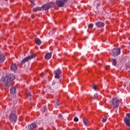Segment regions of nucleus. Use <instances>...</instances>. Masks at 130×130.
I'll return each mask as SVG.
<instances>
[{
	"mask_svg": "<svg viewBox=\"0 0 130 130\" xmlns=\"http://www.w3.org/2000/svg\"><path fill=\"white\" fill-rule=\"evenodd\" d=\"M110 105L114 108H117L119 106V102H118L117 99H113L110 102Z\"/></svg>",
	"mask_w": 130,
	"mask_h": 130,
	"instance_id": "nucleus-3",
	"label": "nucleus"
},
{
	"mask_svg": "<svg viewBox=\"0 0 130 130\" xmlns=\"http://www.w3.org/2000/svg\"><path fill=\"white\" fill-rule=\"evenodd\" d=\"M100 6V4H98V7H99Z\"/></svg>",
	"mask_w": 130,
	"mask_h": 130,
	"instance_id": "nucleus-32",
	"label": "nucleus"
},
{
	"mask_svg": "<svg viewBox=\"0 0 130 130\" xmlns=\"http://www.w3.org/2000/svg\"><path fill=\"white\" fill-rule=\"evenodd\" d=\"M38 11H43L42 7H36L33 10V12H38Z\"/></svg>",
	"mask_w": 130,
	"mask_h": 130,
	"instance_id": "nucleus-16",
	"label": "nucleus"
},
{
	"mask_svg": "<svg viewBox=\"0 0 130 130\" xmlns=\"http://www.w3.org/2000/svg\"><path fill=\"white\" fill-rule=\"evenodd\" d=\"M10 93L13 95H15L16 94V87L14 86L10 89Z\"/></svg>",
	"mask_w": 130,
	"mask_h": 130,
	"instance_id": "nucleus-12",
	"label": "nucleus"
},
{
	"mask_svg": "<svg viewBox=\"0 0 130 130\" xmlns=\"http://www.w3.org/2000/svg\"><path fill=\"white\" fill-rule=\"evenodd\" d=\"M74 121H75V122H78V121H79V118H78V117H76L74 118Z\"/></svg>",
	"mask_w": 130,
	"mask_h": 130,
	"instance_id": "nucleus-22",
	"label": "nucleus"
},
{
	"mask_svg": "<svg viewBox=\"0 0 130 130\" xmlns=\"http://www.w3.org/2000/svg\"><path fill=\"white\" fill-rule=\"evenodd\" d=\"M93 88L95 90V91L97 90V85H96V84H93Z\"/></svg>",
	"mask_w": 130,
	"mask_h": 130,
	"instance_id": "nucleus-24",
	"label": "nucleus"
},
{
	"mask_svg": "<svg viewBox=\"0 0 130 130\" xmlns=\"http://www.w3.org/2000/svg\"><path fill=\"white\" fill-rule=\"evenodd\" d=\"M36 57V54H33L31 55H30L28 56L25 57L21 61L20 63L21 66L22 64H24L27 62V61H29V60H31V59H33V58H35Z\"/></svg>",
	"mask_w": 130,
	"mask_h": 130,
	"instance_id": "nucleus-2",
	"label": "nucleus"
},
{
	"mask_svg": "<svg viewBox=\"0 0 130 130\" xmlns=\"http://www.w3.org/2000/svg\"><path fill=\"white\" fill-rule=\"evenodd\" d=\"M26 95L29 97V96H31V93L30 92H27L26 93Z\"/></svg>",
	"mask_w": 130,
	"mask_h": 130,
	"instance_id": "nucleus-27",
	"label": "nucleus"
},
{
	"mask_svg": "<svg viewBox=\"0 0 130 130\" xmlns=\"http://www.w3.org/2000/svg\"><path fill=\"white\" fill-rule=\"evenodd\" d=\"M110 54L112 55V56H117V55H119L120 54V48H115L111 50L110 52Z\"/></svg>",
	"mask_w": 130,
	"mask_h": 130,
	"instance_id": "nucleus-5",
	"label": "nucleus"
},
{
	"mask_svg": "<svg viewBox=\"0 0 130 130\" xmlns=\"http://www.w3.org/2000/svg\"><path fill=\"white\" fill-rule=\"evenodd\" d=\"M44 112L46 113L47 112V110L46 109V106H44L43 108Z\"/></svg>",
	"mask_w": 130,
	"mask_h": 130,
	"instance_id": "nucleus-21",
	"label": "nucleus"
},
{
	"mask_svg": "<svg viewBox=\"0 0 130 130\" xmlns=\"http://www.w3.org/2000/svg\"><path fill=\"white\" fill-rule=\"evenodd\" d=\"M55 74V79H59L60 78V75L61 74V71L59 69L55 70L54 72Z\"/></svg>",
	"mask_w": 130,
	"mask_h": 130,
	"instance_id": "nucleus-9",
	"label": "nucleus"
},
{
	"mask_svg": "<svg viewBox=\"0 0 130 130\" xmlns=\"http://www.w3.org/2000/svg\"><path fill=\"white\" fill-rule=\"evenodd\" d=\"M9 120L11 122H16L17 121V115L14 113H11L9 115Z\"/></svg>",
	"mask_w": 130,
	"mask_h": 130,
	"instance_id": "nucleus-7",
	"label": "nucleus"
},
{
	"mask_svg": "<svg viewBox=\"0 0 130 130\" xmlns=\"http://www.w3.org/2000/svg\"><path fill=\"white\" fill-rule=\"evenodd\" d=\"M106 120H107V118H106V117H105L102 119V122H105Z\"/></svg>",
	"mask_w": 130,
	"mask_h": 130,
	"instance_id": "nucleus-23",
	"label": "nucleus"
},
{
	"mask_svg": "<svg viewBox=\"0 0 130 130\" xmlns=\"http://www.w3.org/2000/svg\"><path fill=\"white\" fill-rule=\"evenodd\" d=\"M97 61H95V62H96Z\"/></svg>",
	"mask_w": 130,
	"mask_h": 130,
	"instance_id": "nucleus-33",
	"label": "nucleus"
},
{
	"mask_svg": "<svg viewBox=\"0 0 130 130\" xmlns=\"http://www.w3.org/2000/svg\"><path fill=\"white\" fill-rule=\"evenodd\" d=\"M17 69H18V67L16 64H13L11 67V70H12V71H17Z\"/></svg>",
	"mask_w": 130,
	"mask_h": 130,
	"instance_id": "nucleus-13",
	"label": "nucleus"
},
{
	"mask_svg": "<svg viewBox=\"0 0 130 130\" xmlns=\"http://www.w3.org/2000/svg\"><path fill=\"white\" fill-rule=\"evenodd\" d=\"M83 123H84L85 125H86V126H88L89 125V124L88 123V120L87 119L83 118Z\"/></svg>",
	"mask_w": 130,
	"mask_h": 130,
	"instance_id": "nucleus-17",
	"label": "nucleus"
},
{
	"mask_svg": "<svg viewBox=\"0 0 130 130\" xmlns=\"http://www.w3.org/2000/svg\"><path fill=\"white\" fill-rule=\"evenodd\" d=\"M15 80V75L7 74L6 76L2 77L1 84L6 88H10L12 85V82Z\"/></svg>",
	"mask_w": 130,
	"mask_h": 130,
	"instance_id": "nucleus-1",
	"label": "nucleus"
},
{
	"mask_svg": "<svg viewBox=\"0 0 130 130\" xmlns=\"http://www.w3.org/2000/svg\"><path fill=\"white\" fill-rule=\"evenodd\" d=\"M30 3L31 4V5H33V6L35 5V4H34V2L33 1H30Z\"/></svg>",
	"mask_w": 130,
	"mask_h": 130,
	"instance_id": "nucleus-28",
	"label": "nucleus"
},
{
	"mask_svg": "<svg viewBox=\"0 0 130 130\" xmlns=\"http://www.w3.org/2000/svg\"><path fill=\"white\" fill-rule=\"evenodd\" d=\"M45 58L46 59H50V58H51V53H47L45 56Z\"/></svg>",
	"mask_w": 130,
	"mask_h": 130,
	"instance_id": "nucleus-14",
	"label": "nucleus"
},
{
	"mask_svg": "<svg viewBox=\"0 0 130 130\" xmlns=\"http://www.w3.org/2000/svg\"><path fill=\"white\" fill-rule=\"evenodd\" d=\"M41 77H43V74H42L41 75Z\"/></svg>",
	"mask_w": 130,
	"mask_h": 130,
	"instance_id": "nucleus-31",
	"label": "nucleus"
},
{
	"mask_svg": "<svg viewBox=\"0 0 130 130\" xmlns=\"http://www.w3.org/2000/svg\"><path fill=\"white\" fill-rule=\"evenodd\" d=\"M38 127L37 124L36 122L30 123L28 126V130H35Z\"/></svg>",
	"mask_w": 130,
	"mask_h": 130,
	"instance_id": "nucleus-8",
	"label": "nucleus"
},
{
	"mask_svg": "<svg viewBox=\"0 0 130 130\" xmlns=\"http://www.w3.org/2000/svg\"><path fill=\"white\" fill-rule=\"evenodd\" d=\"M98 94L95 93L94 95V97H93V99L94 100H97V99H98V96H97Z\"/></svg>",
	"mask_w": 130,
	"mask_h": 130,
	"instance_id": "nucleus-19",
	"label": "nucleus"
},
{
	"mask_svg": "<svg viewBox=\"0 0 130 130\" xmlns=\"http://www.w3.org/2000/svg\"><path fill=\"white\" fill-rule=\"evenodd\" d=\"M67 2H68V0H56V5L58 6V7L61 8V7L64 6V4H66Z\"/></svg>",
	"mask_w": 130,
	"mask_h": 130,
	"instance_id": "nucleus-6",
	"label": "nucleus"
},
{
	"mask_svg": "<svg viewBox=\"0 0 130 130\" xmlns=\"http://www.w3.org/2000/svg\"><path fill=\"white\" fill-rule=\"evenodd\" d=\"M96 26H97V27H98L99 28H100L101 27H103V26H104V23L103 22H96L95 23Z\"/></svg>",
	"mask_w": 130,
	"mask_h": 130,
	"instance_id": "nucleus-11",
	"label": "nucleus"
},
{
	"mask_svg": "<svg viewBox=\"0 0 130 130\" xmlns=\"http://www.w3.org/2000/svg\"><path fill=\"white\" fill-rule=\"evenodd\" d=\"M5 58H5L4 54L1 53L0 54V62H1V63H3L5 61Z\"/></svg>",
	"mask_w": 130,
	"mask_h": 130,
	"instance_id": "nucleus-10",
	"label": "nucleus"
},
{
	"mask_svg": "<svg viewBox=\"0 0 130 130\" xmlns=\"http://www.w3.org/2000/svg\"><path fill=\"white\" fill-rule=\"evenodd\" d=\"M88 27L89 29L93 28V24H89Z\"/></svg>",
	"mask_w": 130,
	"mask_h": 130,
	"instance_id": "nucleus-25",
	"label": "nucleus"
},
{
	"mask_svg": "<svg viewBox=\"0 0 130 130\" xmlns=\"http://www.w3.org/2000/svg\"><path fill=\"white\" fill-rule=\"evenodd\" d=\"M35 42L37 45H40V44H41V41L38 38L35 39Z\"/></svg>",
	"mask_w": 130,
	"mask_h": 130,
	"instance_id": "nucleus-15",
	"label": "nucleus"
},
{
	"mask_svg": "<svg viewBox=\"0 0 130 130\" xmlns=\"http://www.w3.org/2000/svg\"><path fill=\"white\" fill-rule=\"evenodd\" d=\"M109 68H110L109 66H106V70H109Z\"/></svg>",
	"mask_w": 130,
	"mask_h": 130,
	"instance_id": "nucleus-29",
	"label": "nucleus"
},
{
	"mask_svg": "<svg viewBox=\"0 0 130 130\" xmlns=\"http://www.w3.org/2000/svg\"><path fill=\"white\" fill-rule=\"evenodd\" d=\"M56 105L57 106H59V105H60V103H59V102L58 101H57L56 102Z\"/></svg>",
	"mask_w": 130,
	"mask_h": 130,
	"instance_id": "nucleus-26",
	"label": "nucleus"
},
{
	"mask_svg": "<svg viewBox=\"0 0 130 130\" xmlns=\"http://www.w3.org/2000/svg\"><path fill=\"white\" fill-rule=\"evenodd\" d=\"M53 6H54V3H47L46 4H44L42 7V10L43 11H46L47 10H49V9H50L51 8H52V7H53Z\"/></svg>",
	"mask_w": 130,
	"mask_h": 130,
	"instance_id": "nucleus-4",
	"label": "nucleus"
},
{
	"mask_svg": "<svg viewBox=\"0 0 130 130\" xmlns=\"http://www.w3.org/2000/svg\"><path fill=\"white\" fill-rule=\"evenodd\" d=\"M52 85H55V82L54 81H53Z\"/></svg>",
	"mask_w": 130,
	"mask_h": 130,
	"instance_id": "nucleus-30",
	"label": "nucleus"
},
{
	"mask_svg": "<svg viewBox=\"0 0 130 130\" xmlns=\"http://www.w3.org/2000/svg\"><path fill=\"white\" fill-rule=\"evenodd\" d=\"M112 64L113 66H116V59H112Z\"/></svg>",
	"mask_w": 130,
	"mask_h": 130,
	"instance_id": "nucleus-18",
	"label": "nucleus"
},
{
	"mask_svg": "<svg viewBox=\"0 0 130 130\" xmlns=\"http://www.w3.org/2000/svg\"><path fill=\"white\" fill-rule=\"evenodd\" d=\"M58 117H59V118H60L62 120L63 119V117H62V115H61L60 114H58Z\"/></svg>",
	"mask_w": 130,
	"mask_h": 130,
	"instance_id": "nucleus-20",
	"label": "nucleus"
}]
</instances>
